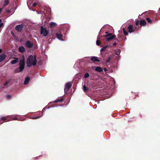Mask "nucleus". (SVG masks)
<instances>
[{
	"label": "nucleus",
	"mask_w": 160,
	"mask_h": 160,
	"mask_svg": "<svg viewBox=\"0 0 160 160\" xmlns=\"http://www.w3.org/2000/svg\"><path fill=\"white\" fill-rule=\"evenodd\" d=\"M37 63L36 56L35 55L33 56L32 55H30L28 58L26 62L27 65L28 67H30L32 65L35 66Z\"/></svg>",
	"instance_id": "f257e3e1"
},
{
	"label": "nucleus",
	"mask_w": 160,
	"mask_h": 160,
	"mask_svg": "<svg viewBox=\"0 0 160 160\" xmlns=\"http://www.w3.org/2000/svg\"><path fill=\"white\" fill-rule=\"evenodd\" d=\"M24 58L23 56L22 57V58L20 59L19 63V67L16 68L14 70V72L15 73H19L22 72L24 68V66L25 65Z\"/></svg>",
	"instance_id": "f03ea898"
},
{
	"label": "nucleus",
	"mask_w": 160,
	"mask_h": 160,
	"mask_svg": "<svg viewBox=\"0 0 160 160\" xmlns=\"http://www.w3.org/2000/svg\"><path fill=\"white\" fill-rule=\"evenodd\" d=\"M104 37L106 38V41H110L115 38L116 36L115 34L112 35V33H109L105 35Z\"/></svg>",
	"instance_id": "7ed1b4c3"
},
{
	"label": "nucleus",
	"mask_w": 160,
	"mask_h": 160,
	"mask_svg": "<svg viewBox=\"0 0 160 160\" xmlns=\"http://www.w3.org/2000/svg\"><path fill=\"white\" fill-rule=\"evenodd\" d=\"M41 34H42L44 37L48 36L49 32L47 30L46 28H43L42 26L41 27Z\"/></svg>",
	"instance_id": "20e7f679"
},
{
	"label": "nucleus",
	"mask_w": 160,
	"mask_h": 160,
	"mask_svg": "<svg viewBox=\"0 0 160 160\" xmlns=\"http://www.w3.org/2000/svg\"><path fill=\"white\" fill-rule=\"evenodd\" d=\"M72 83L71 82H69L66 83L65 85V88H64V91L65 93L67 92L69 89L71 87Z\"/></svg>",
	"instance_id": "39448f33"
},
{
	"label": "nucleus",
	"mask_w": 160,
	"mask_h": 160,
	"mask_svg": "<svg viewBox=\"0 0 160 160\" xmlns=\"http://www.w3.org/2000/svg\"><path fill=\"white\" fill-rule=\"evenodd\" d=\"M23 28V25L22 24L17 25L15 27V29L18 32H21Z\"/></svg>",
	"instance_id": "423d86ee"
},
{
	"label": "nucleus",
	"mask_w": 160,
	"mask_h": 160,
	"mask_svg": "<svg viewBox=\"0 0 160 160\" xmlns=\"http://www.w3.org/2000/svg\"><path fill=\"white\" fill-rule=\"evenodd\" d=\"M25 45L28 48H31L33 46V43L31 41L27 40L25 43Z\"/></svg>",
	"instance_id": "0eeeda50"
},
{
	"label": "nucleus",
	"mask_w": 160,
	"mask_h": 160,
	"mask_svg": "<svg viewBox=\"0 0 160 160\" xmlns=\"http://www.w3.org/2000/svg\"><path fill=\"white\" fill-rule=\"evenodd\" d=\"M7 55L4 53H2L0 55V63L5 59Z\"/></svg>",
	"instance_id": "6e6552de"
},
{
	"label": "nucleus",
	"mask_w": 160,
	"mask_h": 160,
	"mask_svg": "<svg viewBox=\"0 0 160 160\" xmlns=\"http://www.w3.org/2000/svg\"><path fill=\"white\" fill-rule=\"evenodd\" d=\"M128 32L130 33L133 32L135 30V29H133V26L131 25H129L128 28Z\"/></svg>",
	"instance_id": "1a4fd4ad"
},
{
	"label": "nucleus",
	"mask_w": 160,
	"mask_h": 160,
	"mask_svg": "<svg viewBox=\"0 0 160 160\" xmlns=\"http://www.w3.org/2000/svg\"><path fill=\"white\" fill-rule=\"evenodd\" d=\"M94 68H95V70L97 72H101L103 71V69L102 68L100 67L96 66L94 67Z\"/></svg>",
	"instance_id": "9d476101"
},
{
	"label": "nucleus",
	"mask_w": 160,
	"mask_h": 160,
	"mask_svg": "<svg viewBox=\"0 0 160 160\" xmlns=\"http://www.w3.org/2000/svg\"><path fill=\"white\" fill-rule=\"evenodd\" d=\"M91 60L93 62H100V61L98 59V58L95 57L93 56L91 57Z\"/></svg>",
	"instance_id": "9b49d317"
},
{
	"label": "nucleus",
	"mask_w": 160,
	"mask_h": 160,
	"mask_svg": "<svg viewBox=\"0 0 160 160\" xmlns=\"http://www.w3.org/2000/svg\"><path fill=\"white\" fill-rule=\"evenodd\" d=\"M11 118L8 117H3L1 118V120L3 121H8L10 120Z\"/></svg>",
	"instance_id": "f8f14e48"
},
{
	"label": "nucleus",
	"mask_w": 160,
	"mask_h": 160,
	"mask_svg": "<svg viewBox=\"0 0 160 160\" xmlns=\"http://www.w3.org/2000/svg\"><path fill=\"white\" fill-rule=\"evenodd\" d=\"M49 25L51 29H52L53 28H55L57 25L56 23L52 22L49 23Z\"/></svg>",
	"instance_id": "ddd939ff"
},
{
	"label": "nucleus",
	"mask_w": 160,
	"mask_h": 160,
	"mask_svg": "<svg viewBox=\"0 0 160 160\" xmlns=\"http://www.w3.org/2000/svg\"><path fill=\"white\" fill-rule=\"evenodd\" d=\"M140 24L141 26H145L146 24V22L144 20H141L140 21Z\"/></svg>",
	"instance_id": "4468645a"
},
{
	"label": "nucleus",
	"mask_w": 160,
	"mask_h": 160,
	"mask_svg": "<svg viewBox=\"0 0 160 160\" xmlns=\"http://www.w3.org/2000/svg\"><path fill=\"white\" fill-rule=\"evenodd\" d=\"M19 51L20 52L23 53L25 52V49L24 47L21 46L19 48Z\"/></svg>",
	"instance_id": "2eb2a0df"
},
{
	"label": "nucleus",
	"mask_w": 160,
	"mask_h": 160,
	"mask_svg": "<svg viewBox=\"0 0 160 160\" xmlns=\"http://www.w3.org/2000/svg\"><path fill=\"white\" fill-rule=\"evenodd\" d=\"M30 80V78L29 76H28L26 78L24 82V84L25 85H27L28 83Z\"/></svg>",
	"instance_id": "dca6fc26"
},
{
	"label": "nucleus",
	"mask_w": 160,
	"mask_h": 160,
	"mask_svg": "<svg viewBox=\"0 0 160 160\" xmlns=\"http://www.w3.org/2000/svg\"><path fill=\"white\" fill-rule=\"evenodd\" d=\"M14 58V60H12L11 62V64H14L18 62V58Z\"/></svg>",
	"instance_id": "f3484780"
},
{
	"label": "nucleus",
	"mask_w": 160,
	"mask_h": 160,
	"mask_svg": "<svg viewBox=\"0 0 160 160\" xmlns=\"http://www.w3.org/2000/svg\"><path fill=\"white\" fill-rule=\"evenodd\" d=\"M56 36H57V38L58 39H61L62 38L63 36V35L61 33L59 34L58 33H56Z\"/></svg>",
	"instance_id": "a211bd4d"
},
{
	"label": "nucleus",
	"mask_w": 160,
	"mask_h": 160,
	"mask_svg": "<svg viewBox=\"0 0 160 160\" xmlns=\"http://www.w3.org/2000/svg\"><path fill=\"white\" fill-rule=\"evenodd\" d=\"M64 99L63 98H61L60 99H57L55 101H53L54 103H57L58 102H62L64 101Z\"/></svg>",
	"instance_id": "6ab92c4d"
},
{
	"label": "nucleus",
	"mask_w": 160,
	"mask_h": 160,
	"mask_svg": "<svg viewBox=\"0 0 160 160\" xmlns=\"http://www.w3.org/2000/svg\"><path fill=\"white\" fill-rule=\"evenodd\" d=\"M9 2V0H5L3 4V7H5L8 4Z\"/></svg>",
	"instance_id": "aec40b11"
},
{
	"label": "nucleus",
	"mask_w": 160,
	"mask_h": 160,
	"mask_svg": "<svg viewBox=\"0 0 160 160\" xmlns=\"http://www.w3.org/2000/svg\"><path fill=\"white\" fill-rule=\"evenodd\" d=\"M108 47V46H106L103 48H101L100 49V52H101L104 51L106 50V48Z\"/></svg>",
	"instance_id": "412c9836"
},
{
	"label": "nucleus",
	"mask_w": 160,
	"mask_h": 160,
	"mask_svg": "<svg viewBox=\"0 0 160 160\" xmlns=\"http://www.w3.org/2000/svg\"><path fill=\"white\" fill-rule=\"evenodd\" d=\"M88 88L85 85H84L83 86V90L84 92H87L88 90Z\"/></svg>",
	"instance_id": "4be33fe9"
},
{
	"label": "nucleus",
	"mask_w": 160,
	"mask_h": 160,
	"mask_svg": "<svg viewBox=\"0 0 160 160\" xmlns=\"http://www.w3.org/2000/svg\"><path fill=\"white\" fill-rule=\"evenodd\" d=\"M122 30L123 32L125 35H127L128 34V32L124 28H122Z\"/></svg>",
	"instance_id": "5701e85b"
},
{
	"label": "nucleus",
	"mask_w": 160,
	"mask_h": 160,
	"mask_svg": "<svg viewBox=\"0 0 160 160\" xmlns=\"http://www.w3.org/2000/svg\"><path fill=\"white\" fill-rule=\"evenodd\" d=\"M89 76V74L88 73H86L84 75V77L85 78H86L88 77Z\"/></svg>",
	"instance_id": "b1692460"
},
{
	"label": "nucleus",
	"mask_w": 160,
	"mask_h": 160,
	"mask_svg": "<svg viewBox=\"0 0 160 160\" xmlns=\"http://www.w3.org/2000/svg\"><path fill=\"white\" fill-rule=\"evenodd\" d=\"M111 59V57H109L108 59L106 60V62L107 63H109L110 62V61Z\"/></svg>",
	"instance_id": "393cba45"
},
{
	"label": "nucleus",
	"mask_w": 160,
	"mask_h": 160,
	"mask_svg": "<svg viewBox=\"0 0 160 160\" xmlns=\"http://www.w3.org/2000/svg\"><path fill=\"white\" fill-rule=\"evenodd\" d=\"M146 19L149 23H152V21L150 19V18H147Z\"/></svg>",
	"instance_id": "a878e982"
},
{
	"label": "nucleus",
	"mask_w": 160,
	"mask_h": 160,
	"mask_svg": "<svg viewBox=\"0 0 160 160\" xmlns=\"http://www.w3.org/2000/svg\"><path fill=\"white\" fill-rule=\"evenodd\" d=\"M101 42L100 40H98L96 41V44L97 45H100L101 44Z\"/></svg>",
	"instance_id": "bb28decb"
},
{
	"label": "nucleus",
	"mask_w": 160,
	"mask_h": 160,
	"mask_svg": "<svg viewBox=\"0 0 160 160\" xmlns=\"http://www.w3.org/2000/svg\"><path fill=\"white\" fill-rule=\"evenodd\" d=\"M11 97H12L10 95H7V96H6L7 98L8 99H11Z\"/></svg>",
	"instance_id": "cd10ccee"
},
{
	"label": "nucleus",
	"mask_w": 160,
	"mask_h": 160,
	"mask_svg": "<svg viewBox=\"0 0 160 160\" xmlns=\"http://www.w3.org/2000/svg\"><path fill=\"white\" fill-rule=\"evenodd\" d=\"M139 23H140V22L138 20H137L136 22V25L137 26H138L139 25Z\"/></svg>",
	"instance_id": "c85d7f7f"
},
{
	"label": "nucleus",
	"mask_w": 160,
	"mask_h": 160,
	"mask_svg": "<svg viewBox=\"0 0 160 160\" xmlns=\"http://www.w3.org/2000/svg\"><path fill=\"white\" fill-rule=\"evenodd\" d=\"M37 3H36V2H34L32 5V7H35L36 6V5H37Z\"/></svg>",
	"instance_id": "c756f323"
},
{
	"label": "nucleus",
	"mask_w": 160,
	"mask_h": 160,
	"mask_svg": "<svg viewBox=\"0 0 160 160\" xmlns=\"http://www.w3.org/2000/svg\"><path fill=\"white\" fill-rule=\"evenodd\" d=\"M13 119L14 120H19V119H18V118H17V117H15L14 118H13Z\"/></svg>",
	"instance_id": "7c9ffc66"
},
{
	"label": "nucleus",
	"mask_w": 160,
	"mask_h": 160,
	"mask_svg": "<svg viewBox=\"0 0 160 160\" xmlns=\"http://www.w3.org/2000/svg\"><path fill=\"white\" fill-rule=\"evenodd\" d=\"M3 25V23H0V28H1Z\"/></svg>",
	"instance_id": "2f4dec72"
},
{
	"label": "nucleus",
	"mask_w": 160,
	"mask_h": 160,
	"mask_svg": "<svg viewBox=\"0 0 160 160\" xmlns=\"http://www.w3.org/2000/svg\"><path fill=\"white\" fill-rule=\"evenodd\" d=\"M40 118V117H34V118H33V119H37L38 118Z\"/></svg>",
	"instance_id": "473e14b6"
},
{
	"label": "nucleus",
	"mask_w": 160,
	"mask_h": 160,
	"mask_svg": "<svg viewBox=\"0 0 160 160\" xmlns=\"http://www.w3.org/2000/svg\"><path fill=\"white\" fill-rule=\"evenodd\" d=\"M8 82H6L4 84V85L5 86L7 85H8Z\"/></svg>",
	"instance_id": "72a5a7b5"
},
{
	"label": "nucleus",
	"mask_w": 160,
	"mask_h": 160,
	"mask_svg": "<svg viewBox=\"0 0 160 160\" xmlns=\"http://www.w3.org/2000/svg\"><path fill=\"white\" fill-rule=\"evenodd\" d=\"M114 40L115 41H119V40H118V39L117 38H114Z\"/></svg>",
	"instance_id": "f704fd0d"
},
{
	"label": "nucleus",
	"mask_w": 160,
	"mask_h": 160,
	"mask_svg": "<svg viewBox=\"0 0 160 160\" xmlns=\"http://www.w3.org/2000/svg\"><path fill=\"white\" fill-rule=\"evenodd\" d=\"M117 45V43L116 42H114L113 44V46H116Z\"/></svg>",
	"instance_id": "c9c22d12"
},
{
	"label": "nucleus",
	"mask_w": 160,
	"mask_h": 160,
	"mask_svg": "<svg viewBox=\"0 0 160 160\" xmlns=\"http://www.w3.org/2000/svg\"><path fill=\"white\" fill-rule=\"evenodd\" d=\"M104 70L105 72L107 71L108 70L106 68H104Z\"/></svg>",
	"instance_id": "e433bc0d"
},
{
	"label": "nucleus",
	"mask_w": 160,
	"mask_h": 160,
	"mask_svg": "<svg viewBox=\"0 0 160 160\" xmlns=\"http://www.w3.org/2000/svg\"><path fill=\"white\" fill-rule=\"evenodd\" d=\"M2 51V50L1 49H0V53H1Z\"/></svg>",
	"instance_id": "4c0bfd02"
},
{
	"label": "nucleus",
	"mask_w": 160,
	"mask_h": 160,
	"mask_svg": "<svg viewBox=\"0 0 160 160\" xmlns=\"http://www.w3.org/2000/svg\"><path fill=\"white\" fill-rule=\"evenodd\" d=\"M118 52H119V53H120V49H118Z\"/></svg>",
	"instance_id": "58836bf2"
},
{
	"label": "nucleus",
	"mask_w": 160,
	"mask_h": 160,
	"mask_svg": "<svg viewBox=\"0 0 160 160\" xmlns=\"http://www.w3.org/2000/svg\"><path fill=\"white\" fill-rule=\"evenodd\" d=\"M3 123V122H1V121H0V124H2Z\"/></svg>",
	"instance_id": "ea45409f"
},
{
	"label": "nucleus",
	"mask_w": 160,
	"mask_h": 160,
	"mask_svg": "<svg viewBox=\"0 0 160 160\" xmlns=\"http://www.w3.org/2000/svg\"><path fill=\"white\" fill-rule=\"evenodd\" d=\"M1 21H2L1 19H0V23H1Z\"/></svg>",
	"instance_id": "a19ab883"
},
{
	"label": "nucleus",
	"mask_w": 160,
	"mask_h": 160,
	"mask_svg": "<svg viewBox=\"0 0 160 160\" xmlns=\"http://www.w3.org/2000/svg\"><path fill=\"white\" fill-rule=\"evenodd\" d=\"M105 33H106V34H108V32H105Z\"/></svg>",
	"instance_id": "79ce46f5"
},
{
	"label": "nucleus",
	"mask_w": 160,
	"mask_h": 160,
	"mask_svg": "<svg viewBox=\"0 0 160 160\" xmlns=\"http://www.w3.org/2000/svg\"><path fill=\"white\" fill-rule=\"evenodd\" d=\"M12 35H13V33H12Z\"/></svg>",
	"instance_id": "37998d69"
},
{
	"label": "nucleus",
	"mask_w": 160,
	"mask_h": 160,
	"mask_svg": "<svg viewBox=\"0 0 160 160\" xmlns=\"http://www.w3.org/2000/svg\"><path fill=\"white\" fill-rule=\"evenodd\" d=\"M94 75V73H93V75Z\"/></svg>",
	"instance_id": "c03bdc74"
},
{
	"label": "nucleus",
	"mask_w": 160,
	"mask_h": 160,
	"mask_svg": "<svg viewBox=\"0 0 160 160\" xmlns=\"http://www.w3.org/2000/svg\"><path fill=\"white\" fill-rule=\"evenodd\" d=\"M159 10L160 11V8H159Z\"/></svg>",
	"instance_id": "a18cd8bd"
}]
</instances>
